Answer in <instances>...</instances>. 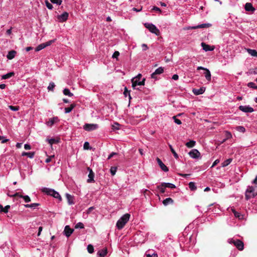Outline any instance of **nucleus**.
Wrapping results in <instances>:
<instances>
[{"instance_id": "nucleus-11", "label": "nucleus", "mask_w": 257, "mask_h": 257, "mask_svg": "<svg viewBox=\"0 0 257 257\" xmlns=\"http://www.w3.org/2000/svg\"><path fill=\"white\" fill-rule=\"evenodd\" d=\"M68 16V13L65 12L61 15H58L57 16V19L59 22H64L67 20Z\"/></svg>"}, {"instance_id": "nucleus-19", "label": "nucleus", "mask_w": 257, "mask_h": 257, "mask_svg": "<svg viewBox=\"0 0 257 257\" xmlns=\"http://www.w3.org/2000/svg\"><path fill=\"white\" fill-rule=\"evenodd\" d=\"M211 26V25L209 23H205L200 25H198L196 26H193L192 27L193 29H200V28H209Z\"/></svg>"}, {"instance_id": "nucleus-14", "label": "nucleus", "mask_w": 257, "mask_h": 257, "mask_svg": "<svg viewBox=\"0 0 257 257\" xmlns=\"http://www.w3.org/2000/svg\"><path fill=\"white\" fill-rule=\"evenodd\" d=\"M157 161L161 168V169L164 172H168L169 169L162 162V161L159 158H157Z\"/></svg>"}, {"instance_id": "nucleus-44", "label": "nucleus", "mask_w": 257, "mask_h": 257, "mask_svg": "<svg viewBox=\"0 0 257 257\" xmlns=\"http://www.w3.org/2000/svg\"><path fill=\"white\" fill-rule=\"evenodd\" d=\"M55 41H56V39H53V40H50L46 43H44V44L45 46V47L50 46L52 43L55 42Z\"/></svg>"}, {"instance_id": "nucleus-47", "label": "nucleus", "mask_w": 257, "mask_h": 257, "mask_svg": "<svg viewBox=\"0 0 257 257\" xmlns=\"http://www.w3.org/2000/svg\"><path fill=\"white\" fill-rule=\"evenodd\" d=\"M75 228L82 229L84 227L83 224L82 222L77 223L75 226Z\"/></svg>"}, {"instance_id": "nucleus-54", "label": "nucleus", "mask_w": 257, "mask_h": 257, "mask_svg": "<svg viewBox=\"0 0 257 257\" xmlns=\"http://www.w3.org/2000/svg\"><path fill=\"white\" fill-rule=\"evenodd\" d=\"M24 148L26 150H29L31 149V147L30 145L26 144L24 145Z\"/></svg>"}, {"instance_id": "nucleus-20", "label": "nucleus", "mask_w": 257, "mask_h": 257, "mask_svg": "<svg viewBox=\"0 0 257 257\" xmlns=\"http://www.w3.org/2000/svg\"><path fill=\"white\" fill-rule=\"evenodd\" d=\"M201 45L203 48V50H204L205 51H211L213 50V48H211L210 46L206 44L204 42L201 43Z\"/></svg>"}, {"instance_id": "nucleus-5", "label": "nucleus", "mask_w": 257, "mask_h": 257, "mask_svg": "<svg viewBox=\"0 0 257 257\" xmlns=\"http://www.w3.org/2000/svg\"><path fill=\"white\" fill-rule=\"evenodd\" d=\"M145 27L148 29L151 33L159 36L160 32L157 27L152 23H146L144 24Z\"/></svg>"}, {"instance_id": "nucleus-6", "label": "nucleus", "mask_w": 257, "mask_h": 257, "mask_svg": "<svg viewBox=\"0 0 257 257\" xmlns=\"http://www.w3.org/2000/svg\"><path fill=\"white\" fill-rule=\"evenodd\" d=\"M257 195V191H255L254 189L250 186H248L245 192V198L248 200Z\"/></svg>"}, {"instance_id": "nucleus-56", "label": "nucleus", "mask_w": 257, "mask_h": 257, "mask_svg": "<svg viewBox=\"0 0 257 257\" xmlns=\"http://www.w3.org/2000/svg\"><path fill=\"white\" fill-rule=\"evenodd\" d=\"M142 49L143 51H146L148 49V47L145 44H143L142 45Z\"/></svg>"}, {"instance_id": "nucleus-38", "label": "nucleus", "mask_w": 257, "mask_h": 257, "mask_svg": "<svg viewBox=\"0 0 257 257\" xmlns=\"http://www.w3.org/2000/svg\"><path fill=\"white\" fill-rule=\"evenodd\" d=\"M236 130L241 133H244L245 132V128L243 126H237L236 127Z\"/></svg>"}, {"instance_id": "nucleus-1", "label": "nucleus", "mask_w": 257, "mask_h": 257, "mask_svg": "<svg viewBox=\"0 0 257 257\" xmlns=\"http://www.w3.org/2000/svg\"><path fill=\"white\" fill-rule=\"evenodd\" d=\"M142 75L141 74H139L137 76L132 79V87L134 89H137L136 86L138 85H144L146 79L142 78ZM139 89V88H137Z\"/></svg>"}, {"instance_id": "nucleus-64", "label": "nucleus", "mask_w": 257, "mask_h": 257, "mask_svg": "<svg viewBox=\"0 0 257 257\" xmlns=\"http://www.w3.org/2000/svg\"><path fill=\"white\" fill-rule=\"evenodd\" d=\"M252 183L254 184V185H257V176H256L255 178L252 181Z\"/></svg>"}, {"instance_id": "nucleus-61", "label": "nucleus", "mask_w": 257, "mask_h": 257, "mask_svg": "<svg viewBox=\"0 0 257 257\" xmlns=\"http://www.w3.org/2000/svg\"><path fill=\"white\" fill-rule=\"evenodd\" d=\"M116 155V153H114V152H112L111 153L108 157V158L107 159H111L113 156H114V155Z\"/></svg>"}, {"instance_id": "nucleus-24", "label": "nucleus", "mask_w": 257, "mask_h": 257, "mask_svg": "<svg viewBox=\"0 0 257 257\" xmlns=\"http://www.w3.org/2000/svg\"><path fill=\"white\" fill-rule=\"evenodd\" d=\"M246 51L251 56L257 57V51L255 50L247 49Z\"/></svg>"}, {"instance_id": "nucleus-26", "label": "nucleus", "mask_w": 257, "mask_h": 257, "mask_svg": "<svg viewBox=\"0 0 257 257\" xmlns=\"http://www.w3.org/2000/svg\"><path fill=\"white\" fill-rule=\"evenodd\" d=\"M107 253V249L105 248V249H103L100 250H99L97 252V254L100 256L103 257V256H104L105 255H106Z\"/></svg>"}, {"instance_id": "nucleus-58", "label": "nucleus", "mask_w": 257, "mask_h": 257, "mask_svg": "<svg viewBox=\"0 0 257 257\" xmlns=\"http://www.w3.org/2000/svg\"><path fill=\"white\" fill-rule=\"evenodd\" d=\"M146 257H158L157 254L156 253H153L152 255L150 254H147Z\"/></svg>"}, {"instance_id": "nucleus-17", "label": "nucleus", "mask_w": 257, "mask_h": 257, "mask_svg": "<svg viewBox=\"0 0 257 257\" xmlns=\"http://www.w3.org/2000/svg\"><path fill=\"white\" fill-rule=\"evenodd\" d=\"M205 88L204 87H202L199 89L194 88L192 90V92L195 95H198L203 94L205 92Z\"/></svg>"}, {"instance_id": "nucleus-55", "label": "nucleus", "mask_w": 257, "mask_h": 257, "mask_svg": "<svg viewBox=\"0 0 257 257\" xmlns=\"http://www.w3.org/2000/svg\"><path fill=\"white\" fill-rule=\"evenodd\" d=\"M67 199L68 200V203L69 204H73V201H71V199H70V198H71V196L69 195V194H67Z\"/></svg>"}, {"instance_id": "nucleus-4", "label": "nucleus", "mask_w": 257, "mask_h": 257, "mask_svg": "<svg viewBox=\"0 0 257 257\" xmlns=\"http://www.w3.org/2000/svg\"><path fill=\"white\" fill-rule=\"evenodd\" d=\"M227 242L230 244H233L239 250L243 249L244 244L243 242L240 240L229 238L228 239Z\"/></svg>"}, {"instance_id": "nucleus-52", "label": "nucleus", "mask_w": 257, "mask_h": 257, "mask_svg": "<svg viewBox=\"0 0 257 257\" xmlns=\"http://www.w3.org/2000/svg\"><path fill=\"white\" fill-rule=\"evenodd\" d=\"M123 94L125 95V96H126L127 95V94H128L130 98H131L130 92L127 91L126 87H125V88H124V91L123 92Z\"/></svg>"}, {"instance_id": "nucleus-46", "label": "nucleus", "mask_w": 257, "mask_h": 257, "mask_svg": "<svg viewBox=\"0 0 257 257\" xmlns=\"http://www.w3.org/2000/svg\"><path fill=\"white\" fill-rule=\"evenodd\" d=\"M247 86L250 88L257 89V86L255 85V83L253 82H249L247 84Z\"/></svg>"}, {"instance_id": "nucleus-13", "label": "nucleus", "mask_w": 257, "mask_h": 257, "mask_svg": "<svg viewBox=\"0 0 257 257\" xmlns=\"http://www.w3.org/2000/svg\"><path fill=\"white\" fill-rule=\"evenodd\" d=\"M59 121L58 117H53L50 118L48 121L46 122V124L47 126L51 127L55 122Z\"/></svg>"}, {"instance_id": "nucleus-60", "label": "nucleus", "mask_w": 257, "mask_h": 257, "mask_svg": "<svg viewBox=\"0 0 257 257\" xmlns=\"http://www.w3.org/2000/svg\"><path fill=\"white\" fill-rule=\"evenodd\" d=\"M153 10H155L157 12H159L160 13L161 12V10H160V9L158 7H154L153 8Z\"/></svg>"}, {"instance_id": "nucleus-53", "label": "nucleus", "mask_w": 257, "mask_h": 257, "mask_svg": "<svg viewBox=\"0 0 257 257\" xmlns=\"http://www.w3.org/2000/svg\"><path fill=\"white\" fill-rule=\"evenodd\" d=\"M89 143L87 142H85L84 144V145H83L84 149L88 150V149H89Z\"/></svg>"}, {"instance_id": "nucleus-35", "label": "nucleus", "mask_w": 257, "mask_h": 257, "mask_svg": "<svg viewBox=\"0 0 257 257\" xmlns=\"http://www.w3.org/2000/svg\"><path fill=\"white\" fill-rule=\"evenodd\" d=\"M45 47V46L44 43H42L40 45H39L36 48H35V51L38 52L43 49H44Z\"/></svg>"}, {"instance_id": "nucleus-29", "label": "nucleus", "mask_w": 257, "mask_h": 257, "mask_svg": "<svg viewBox=\"0 0 257 257\" xmlns=\"http://www.w3.org/2000/svg\"><path fill=\"white\" fill-rule=\"evenodd\" d=\"M47 141L51 146L53 144H57V143H59V140L55 139L54 138L47 139Z\"/></svg>"}, {"instance_id": "nucleus-16", "label": "nucleus", "mask_w": 257, "mask_h": 257, "mask_svg": "<svg viewBox=\"0 0 257 257\" xmlns=\"http://www.w3.org/2000/svg\"><path fill=\"white\" fill-rule=\"evenodd\" d=\"M73 231L74 230L73 229H71L68 225H67L65 226L64 229V234L67 237H69L73 233Z\"/></svg>"}, {"instance_id": "nucleus-21", "label": "nucleus", "mask_w": 257, "mask_h": 257, "mask_svg": "<svg viewBox=\"0 0 257 257\" xmlns=\"http://www.w3.org/2000/svg\"><path fill=\"white\" fill-rule=\"evenodd\" d=\"M245 10L248 12H254L255 11L254 8L252 7L251 3H247L245 5Z\"/></svg>"}, {"instance_id": "nucleus-27", "label": "nucleus", "mask_w": 257, "mask_h": 257, "mask_svg": "<svg viewBox=\"0 0 257 257\" xmlns=\"http://www.w3.org/2000/svg\"><path fill=\"white\" fill-rule=\"evenodd\" d=\"M14 75H15L14 72H9L6 74L3 75L2 76V78L3 79H9V78H11V77L13 76Z\"/></svg>"}, {"instance_id": "nucleus-43", "label": "nucleus", "mask_w": 257, "mask_h": 257, "mask_svg": "<svg viewBox=\"0 0 257 257\" xmlns=\"http://www.w3.org/2000/svg\"><path fill=\"white\" fill-rule=\"evenodd\" d=\"M50 2L54 4H57V5H61L62 1V0H50Z\"/></svg>"}, {"instance_id": "nucleus-8", "label": "nucleus", "mask_w": 257, "mask_h": 257, "mask_svg": "<svg viewBox=\"0 0 257 257\" xmlns=\"http://www.w3.org/2000/svg\"><path fill=\"white\" fill-rule=\"evenodd\" d=\"M83 129L86 131L90 132L98 128V125L94 123H85L83 125Z\"/></svg>"}, {"instance_id": "nucleus-34", "label": "nucleus", "mask_w": 257, "mask_h": 257, "mask_svg": "<svg viewBox=\"0 0 257 257\" xmlns=\"http://www.w3.org/2000/svg\"><path fill=\"white\" fill-rule=\"evenodd\" d=\"M157 188L162 193H165L166 187H165V185H163V183H161L160 185L158 186Z\"/></svg>"}, {"instance_id": "nucleus-40", "label": "nucleus", "mask_w": 257, "mask_h": 257, "mask_svg": "<svg viewBox=\"0 0 257 257\" xmlns=\"http://www.w3.org/2000/svg\"><path fill=\"white\" fill-rule=\"evenodd\" d=\"M189 187L191 190H195L196 189L195 184L193 182H191L189 183Z\"/></svg>"}, {"instance_id": "nucleus-37", "label": "nucleus", "mask_w": 257, "mask_h": 257, "mask_svg": "<svg viewBox=\"0 0 257 257\" xmlns=\"http://www.w3.org/2000/svg\"><path fill=\"white\" fill-rule=\"evenodd\" d=\"M55 86V85L54 83L53 82H51L49 83V84L47 87V89L49 91H53Z\"/></svg>"}, {"instance_id": "nucleus-9", "label": "nucleus", "mask_w": 257, "mask_h": 257, "mask_svg": "<svg viewBox=\"0 0 257 257\" xmlns=\"http://www.w3.org/2000/svg\"><path fill=\"white\" fill-rule=\"evenodd\" d=\"M189 155L193 159H198L200 158V153L197 149H192L191 150Z\"/></svg>"}, {"instance_id": "nucleus-23", "label": "nucleus", "mask_w": 257, "mask_h": 257, "mask_svg": "<svg viewBox=\"0 0 257 257\" xmlns=\"http://www.w3.org/2000/svg\"><path fill=\"white\" fill-rule=\"evenodd\" d=\"M35 155L34 152H24L22 154V156H27L28 157L32 159L34 158Z\"/></svg>"}, {"instance_id": "nucleus-31", "label": "nucleus", "mask_w": 257, "mask_h": 257, "mask_svg": "<svg viewBox=\"0 0 257 257\" xmlns=\"http://www.w3.org/2000/svg\"><path fill=\"white\" fill-rule=\"evenodd\" d=\"M63 94L65 95H67L69 97H71L73 95V94L71 93L70 90L68 88H65L63 90Z\"/></svg>"}, {"instance_id": "nucleus-18", "label": "nucleus", "mask_w": 257, "mask_h": 257, "mask_svg": "<svg viewBox=\"0 0 257 257\" xmlns=\"http://www.w3.org/2000/svg\"><path fill=\"white\" fill-rule=\"evenodd\" d=\"M17 52L15 50H11L9 51L7 55V58L9 60H12L15 58Z\"/></svg>"}, {"instance_id": "nucleus-32", "label": "nucleus", "mask_w": 257, "mask_h": 257, "mask_svg": "<svg viewBox=\"0 0 257 257\" xmlns=\"http://www.w3.org/2000/svg\"><path fill=\"white\" fill-rule=\"evenodd\" d=\"M232 159H228L226 160H225L222 163V166L223 167H226L227 166H228L229 164H230L231 163V162H232Z\"/></svg>"}, {"instance_id": "nucleus-15", "label": "nucleus", "mask_w": 257, "mask_h": 257, "mask_svg": "<svg viewBox=\"0 0 257 257\" xmlns=\"http://www.w3.org/2000/svg\"><path fill=\"white\" fill-rule=\"evenodd\" d=\"M88 170L89 171V174H88V179H87V182L88 183H92L94 182V174L92 170L90 169L89 168H88Z\"/></svg>"}, {"instance_id": "nucleus-22", "label": "nucleus", "mask_w": 257, "mask_h": 257, "mask_svg": "<svg viewBox=\"0 0 257 257\" xmlns=\"http://www.w3.org/2000/svg\"><path fill=\"white\" fill-rule=\"evenodd\" d=\"M174 203V200L171 198H167L164 199L163 201V204L165 206H167L169 204H173Z\"/></svg>"}, {"instance_id": "nucleus-28", "label": "nucleus", "mask_w": 257, "mask_h": 257, "mask_svg": "<svg viewBox=\"0 0 257 257\" xmlns=\"http://www.w3.org/2000/svg\"><path fill=\"white\" fill-rule=\"evenodd\" d=\"M195 144H196V142L194 141L191 140L188 142H187L185 144V145L187 147L191 148H193V147H194Z\"/></svg>"}, {"instance_id": "nucleus-49", "label": "nucleus", "mask_w": 257, "mask_h": 257, "mask_svg": "<svg viewBox=\"0 0 257 257\" xmlns=\"http://www.w3.org/2000/svg\"><path fill=\"white\" fill-rule=\"evenodd\" d=\"M173 119H174V122H175L176 123H177V124H181L182 123L180 119H179L177 118H176V116H174L173 117Z\"/></svg>"}, {"instance_id": "nucleus-33", "label": "nucleus", "mask_w": 257, "mask_h": 257, "mask_svg": "<svg viewBox=\"0 0 257 257\" xmlns=\"http://www.w3.org/2000/svg\"><path fill=\"white\" fill-rule=\"evenodd\" d=\"M163 185H165V187H166V188L167 187V188H170L171 189H174V188H176V186L174 184H172L171 183L164 182Z\"/></svg>"}, {"instance_id": "nucleus-12", "label": "nucleus", "mask_w": 257, "mask_h": 257, "mask_svg": "<svg viewBox=\"0 0 257 257\" xmlns=\"http://www.w3.org/2000/svg\"><path fill=\"white\" fill-rule=\"evenodd\" d=\"M231 210L236 218L239 220H242L244 218V214L236 211L234 208H231Z\"/></svg>"}, {"instance_id": "nucleus-3", "label": "nucleus", "mask_w": 257, "mask_h": 257, "mask_svg": "<svg viewBox=\"0 0 257 257\" xmlns=\"http://www.w3.org/2000/svg\"><path fill=\"white\" fill-rule=\"evenodd\" d=\"M41 190L42 192L47 195L52 196L53 197L59 199V200L60 201L62 200V198L59 193L58 192L54 190V189L46 187H43L41 189Z\"/></svg>"}, {"instance_id": "nucleus-63", "label": "nucleus", "mask_w": 257, "mask_h": 257, "mask_svg": "<svg viewBox=\"0 0 257 257\" xmlns=\"http://www.w3.org/2000/svg\"><path fill=\"white\" fill-rule=\"evenodd\" d=\"M12 28L11 27L10 29H8L7 32H6V34L8 35H10L11 34H12Z\"/></svg>"}, {"instance_id": "nucleus-39", "label": "nucleus", "mask_w": 257, "mask_h": 257, "mask_svg": "<svg viewBox=\"0 0 257 257\" xmlns=\"http://www.w3.org/2000/svg\"><path fill=\"white\" fill-rule=\"evenodd\" d=\"M20 197L23 198L24 199L25 202L28 203V202H29L31 201V199L29 197V196L28 195H25V196L20 195Z\"/></svg>"}, {"instance_id": "nucleus-50", "label": "nucleus", "mask_w": 257, "mask_h": 257, "mask_svg": "<svg viewBox=\"0 0 257 257\" xmlns=\"http://www.w3.org/2000/svg\"><path fill=\"white\" fill-rule=\"evenodd\" d=\"M119 52L118 51H115L114 52V53L113 54L112 57L113 58H116L117 59V57L119 56Z\"/></svg>"}, {"instance_id": "nucleus-57", "label": "nucleus", "mask_w": 257, "mask_h": 257, "mask_svg": "<svg viewBox=\"0 0 257 257\" xmlns=\"http://www.w3.org/2000/svg\"><path fill=\"white\" fill-rule=\"evenodd\" d=\"M219 160L217 159L213 163V164L211 166V168L212 167H214V166H215L218 163H219Z\"/></svg>"}, {"instance_id": "nucleus-41", "label": "nucleus", "mask_w": 257, "mask_h": 257, "mask_svg": "<svg viewBox=\"0 0 257 257\" xmlns=\"http://www.w3.org/2000/svg\"><path fill=\"white\" fill-rule=\"evenodd\" d=\"M45 2L46 6L48 9L52 10L53 9V5L51 3H50L48 0H45Z\"/></svg>"}, {"instance_id": "nucleus-62", "label": "nucleus", "mask_w": 257, "mask_h": 257, "mask_svg": "<svg viewBox=\"0 0 257 257\" xmlns=\"http://www.w3.org/2000/svg\"><path fill=\"white\" fill-rule=\"evenodd\" d=\"M31 205V208H35L38 206L39 205V204L38 203H32L30 204Z\"/></svg>"}, {"instance_id": "nucleus-45", "label": "nucleus", "mask_w": 257, "mask_h": 257, "mask_svg": "<svg viewBox=\"0 0 257 257\" xmlns=\"http://www.w3.org/2000/svg\"><path fill=\"white\" fill-rule=\"evenodd\" d=\"M116 170H117L116 167H111V168L110 169V172L112 176H114L115 174V173L116 172Z\"/></svg>"}, {"instance_id": "nucleus-25", "label": "nucleus", "mask_w": 257, "mask_h": 257, "mask_svg": "<svg viewBox=\"0 0 257 257\" xmlns=\"http://www.w3.org/2000/svg\"><path fill=\"white\" fill-rule=\"evenodd\" d=\"M75 106L76 104L73 103L70 105V107L65 108V113H68L70 112Z\"/></svg>"}, {"instance_id": "nucleus-36", "label": "nucleus", "mask_w": 257, "mask_h": 257, "mask_svg": "<svg viewBox=\"0 0 257 257\" xmlns=\"http://www.w3.org/2000/svg\"><path fill=\"white\" fill-rule=\"evenodd\" d=\"M164 72V68L162 67H160L155 71V74L159 75L162 74Z\"/></svg>"}, {"instance_id": "nucleus-2", "label": "nucleus", "mask_w": 257, "mask_h": 257, "mask_svg": "<svg viewBox=\"0 0 257 257\" xmlns=\"http://www.w3.org/2000/svg\"><path fill=\"white\" fill-rule=\"evenodd\" d=\"M130 215L128 213L124 214L117 221L116 226L118 229H121L129 220Z\"/></svg>"}, {"instance_id": "nucleus-7", "label": "nucleus", "mask_w": 257, "mask_h": 257, "mask_svg": "<svg viewBox=\"0 0 257 257\" xmlns=\"http://www.w3.org/2000/svg\"><path fill=\"white\" fill-rule=\"evenodd\" d=\"M197 70H204V72L203 74L204 75L205 78L206 79V80L208 81H211V74L210 71H209V70L208 69L203 67H202V66H198L197 67Z\"/></svg>"}, {"instance_id": "nucleus-59", "label": "nucleus", "mask_w": 257, "mask_h": 257, "mask_svg": "<svg viewBox=\"0 0 257 257\" xmlns=\"http://www.w3.org/2000/svg\"><path fill=\"white\" fill-rule=\"evenodd\" d=\"M172 78L174 80H177L179 79V76L177 74H174Z\"/></svg>"}, {"instance_id": "nucleus-30", "label": "nucleus", "mask_w": 257, "mask_h": 257, "mask_svg": "<svg viewBox=\"0 0 257 257\" xmlns=\"http://www.w3.org/2000/svg\"><path fill=\"white\" fill-rule=\"evenodd\" d=\"M169 147L170 148V149L171 151V152L172 153V154H173V156L174 157V158L176 159H178L179 158V156L177 154V153L176 152V151L174 150V149H173L172 146L170 144L169 145Z\"/></svg>"}, {"instance_id": "nucleus-10", "label": "nucleus", "mask_w": 257, "mask_h": 257, "mask_svg": "<svg viewBox=\"0 0 257 257\" xmlns=\"http://www.w3.org/2000/svg\"><path fill=\"white\" fill-rule=\"evenodd\" d=\"M239 109L244 112H252L254 109L252 107L249 105H240L238 107Z\"/></svg>"}, {"instance_id": "nucleus-48", "label": "nucleus", "mask_w": 257, "mask_h": 257, "mask_svg": "<svg viewBox=\"0 0 257 257\" xmlns=\"http://www.w3.org/2000/svg\"><path fill=\"white\" fill-rule=\"evenodd\" d=\"M9 107L11 110L15 111H18L19 109V107L18 106L10 105Z\"/></svg>"}, {"instance_id": "nucleus-42", "label": "nucleus", "mask_w": 257, "mask_h": 257, "mask_svg": "<svg viewBox=\"0 0 257 257\" xmlns=\"http://www.w3.org/2000/svg\"><path fill=\"white\" fill-rule=\"evenodd\" d=\"M87 251L89 253H92V252H93L94 251V248H93V246L91 244H89L88 246H87Z\"/></svg>"}, {"instance_id": "nucleus-51", "label": "nucleus", "mask_w": 257, "mask_h": 257, "mask_svg": "<svg viewBox=\"0 0 257 257\" xmlns=\"http://www.w3.org/2000/svg\"><path fill=\"white\" fill-rule=\"evenodd\" d=\"M10 208V205H7L4 208H3V212H5V213H7L9 211V209Z\"/></svg>"}]
</instances>
